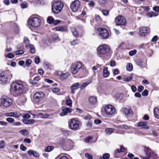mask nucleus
<instances>
[{
    "mask_svg": "<svg viewBox=\"0 0 159 159\" xmlns=\"http://www.w3.org/2000/svg\"><path fill=\"white\" fill-rule=\"evenodd\" d=\"M22 81H17L12 83L11 90L16 96H19L22 93L25 89Z\"/></svg>",
    "mask_w": 159,
    "mask_h": 159,
    "instance_id": "nucleus-1",
    "label": "nucleus"
},
{
    "mask_svg": "<svg viewBox=\"0 0 159 159\" xmlns=\"http://www.w3.org/2000/svg\"><path fill=\"white\" fill-rule=\"evenodd\" d=\"M98 56L102 59L105 58L110 50L109 46L106 44H102L99 46L97 49Z\"/></svg>",
    "mask_w": 159,
    "mask_h": 159,
    "instance_id": "nucleus-2",
    "label": "nucleus"
},
{
    "mask_svg": "<svg viewBox=\"0 0 159 159\" xmlns=\"http://www.w3.org/2000/svg\"><path fill=\"white\" fill-rule=\"evenodd\" d=\"M63 6V3L61 2L56 1L53 3L52 6V10L54 13H58L61 11Z\"/></svg>",
    "mask_w": 159,
    "mask_h": 159,
    "instance_id": "nucleus-3",
    "label": "nucleus"
},
{
    "mask_svg": "<svg viewBox=\"0 0 159 159\" xmlns=\"http://www.w3.org/2000/svg\"><path fill=\"white\" fill-rule=\"evenodd\" d=\"M28 24L34 27H39L41 24V20L38 17H34L30 18L28 19Z\"/></svg>",
    "mask_w": 159,
    "mask_h": 159,
    "instance_id": "nucleus-4",
    "label": "nucleus"
},
{
    "mask_svg": "<svg viewBox=\"0 0 159 159\" xmlns=\"http://www.w3.org/2000/svg\"><path fill=\"white\" fill-rule=\"evenodd\" d=\"M0 100L1 104L5 107H9L12 103V99L6 95L2 96Z\"/></svg>",
    "mask_w": 159,
    "mask_h": 159,
    "instance_id": "nucleus-5",
    "label": "nucleus"
},
{
    "mask_svg": "<svg viewBox=\"0 0 159 159\" xmlns=\"http://www.w3.org/2000/svg\"><path fill=\"white\" fill-rule=\"evenodd\" d=\"M79 125L80 122L78 120L72 119L69 120V126L70 129L73 130L78 129L79 128Z\"/></svg>",
    "mask_w": 159,
    "mask_h": 159,
    "instance_id": "nucleus-6",
    "label": "nucleus"
},
{
    "mask_svg": "<svg viewBox=\"0 0 159 159\" xmlns=\"http://www.w3.org/2000/svg\"><path fill=\"white\" fill-rule=\"evenodd\" d=\"M82 67V64L80 62H76L73 64L70 68V70L73 74H76Z\"/></svg>",
    "mask_w": 159,
    "mask_h": 159,
    "instance_id": "nucleus-7",
    "label": "nucleus"
},
{
    "mask_svg": "<svg viewBox=\"0 0 159 159\" xmlns=\"http://www.w3.org/2000/svg\"><path fill=\"white\" fill-rule=\"evenodd\" d=\"M115 22L117 25L125 26L126 22V20L122 16L116 17L115 19Z\"/></svg>",
    "mask_w": 159,
    "mask_h": 159,
    "instance_id": "nucleus-8",
    "label": "nucleus"
},
{
    "mask_svg": "<svg viewBox=\"0 0 159 159\" xmlns=\"http://www.w3.org/2000/svg\"><path fill=\"white\" fill-rule=\"evenodd\" d=\"M44 97V93L42 92L35 93L33 96V99L34 102L38 103Z\"/></svg>",
    "mask_w": 159,
    "mask_h": 159,
    "instance_id": "nucleus-9",
    "label": "nucleus"
},
{
    "mask_svg": "<svg viewBox=\"0 0 159 159\" xmlns=\"http://www.w3.org/2000/svg\"><path fill=\"white\" fill-rule=\"evenodd\" d=\"M105 111L107 115H110L114 114L115 112L116 109L112 105H108L105 106Z\"/></svg>",
    "mask_w": 159,
    "mask_h": 159,
    "instance_id": "nucleus-10",
    "label": "nucleus"
},
{
    "mask_svg": "<svg viewBox=\"0 0 159 159\" xmlns=\"http://www.w3.org/2000/svg\"><path fill=\"white\" fill-rule=\"evenodd\" d=\"M80 3L78 0H75L70 4V8L72 11L75 12L80 7Z\"/></svg>",
    "mask_w": 159,
    "mask_h": 159,
    "instance_id": "nucleus-11",
    "label": "nucleus"
},
{
    "mask_svg": "<svg viewBox=\"0 0 159 159\" xmlns=\"http://www.w3.org/2000/svg\"><path fill=\"white\" fill-rule=\"evenodd\" d=\"M99 36L102 39H105L107 38L109 34L107 30L104 28H100L98 29Z\"/></svg>",
    "mask_w": 159,
    "mask_h": 159,
    "instance_id": "nucleus-12",
    "label": "nucleus"
},
{
    "mask_svg": "<svg viewBox=\"0 0 159 159\" xmlns=\"http://www.w3.org/2000/svg\"><path fill=\"white\" fill-rule=\"evenodd\" d=\"M7 75L4 72H1L0 74V82L1 84H6L7 81Z\"/></svg>",
    "mask_w": 159,
    "mask_h": 159,
    "instance_id": "nucleus-13",
    "label": "nucleus"
},
{
    "mask_svg": "<svg viewBox=\"0 0 159 159\" xmlns=\"http://www.w3.org/2000/svg\"><path fill=\"white\" fill-rule=\"evenodd\" d=\"M150 32V29L147 27H142L140 29L139 34L141 36H144L146 34Z\"/></svg>",
    "mask_w": 159,
    "mask_h": 159,
    "instance_id": "nucleus-14",
    "label": "nucleus"
},
{
    "mask_svg": "<svg viewBox=\"0 0 159 159\" xmlns=\"http://www.w3.org/2000/svg\"><path fill=\"white\" fill-rule=\"evenodd\" d=\"M122 110L123 113L128 116H129L133 113L132 109L129 107H123L122 108Z\"/></svg>",
    "mask_w": 159,
    "mask_h": 159,
    "instance_id": "nucleus-15",
    "label": "nucleus"
},
{
    "mask_svg": "<svg viewBox=\"0 0 159 159\" xmlns=\"http://www.w3.org/2000/svg\"><path fill=\"white\" fill-rule=\"evenodd\" d=\"M144 151L146 152L147 156L146 157L141 156V158L143 159H149L151 153V149L148 147H145Z\"/></svg>",
    "mask_w": 159,
    "mask_h": 159,
    "instance_id": "nucleus-16",
    "label": "nucleus"
},
{
    "mask_svg": "<svg viewBox=\"0 0 159 159\" xmlns=\"http://www.w3.org/2000/svg\"><path fill=\"white\" fill-rule=\"evenodd\" d=\"M72 109L66 107L62 109V112L60 113L61 116H63L67 114L68 113H70L72 111Z\"/></svg>",
    "mask_w": 159,
    "mask_h": 159,
    "instance_id": "nucleus-17",
    "label": "nucleus"
},
{
    "mask_svg": "<svg viewBox=\"0 0 159 159\" xmlns=\"http://www.w3.org/2000/svg\"><path fill=\"white\" fill-rule=\"evenodd\" d=\"M148 123L147 122H139L138 123V126L142 127L145 129H149V127L147 125Z\"/></svg>",
    "mask_w": 159,
    "mask_h": 159,
    "instance_id": "nucleus-18",
    "label": "nucleus"
},
{
    "mask_svg": "<svg viewBox=\"0 0 159 159\" xmlns=\"http://www.w3.org/2000/svg\"><path fill=\"white\" fill-rule=\"evenodd\" d=\"M89 102L91 104H95L97 103V98L94 96H90L89 98Z\"/></svg>",
    "mask_w": 159,
    "mask_h": 159,
    "instance_id": "nucleus-19",
    "label": "nucleus"
},
{
    "mask_svg": "<svg viewBox=\"0 0 159 159\" xmlns=\"http://www.w3.org/2000/svg\"><path fill=\"white\" fill-rule=\"evenodd\" d=\"M27 153L29 156L32 155L35 157H38L39 156V153L36 151L34 150H29L27 152Z\"/></svg>",
    "mask_w": 159,
    "mask_h": 159,
    "instance_id": "nucleus-20",
    "label": "nucleus"
},
{
    "mask_svg": "<svg viewBox=\"0 0 159 159\" xmlns=\"http://www.w3.org/2000/svg\"><path fill=\"white\" fill-rule=\"evenodd\" d=\"M23 122L26 125H31L34 124L35 122V120L33 119H22Z\"/></svg>",
    "mask_w": 159,
    "mask_h": 159,
    "instance_id": "nucleus-21",
    "label": "nucleus"
},
{
    "mask_svg": "<svg viewBox=\"0 0 159 159\" xmlns=\"http://www.w3.org/2000/svg\"><path fill=\"white\" fill-rule=\"evenodd\" d=\"M79 86V84L76 83L73 84L70 87L71 89V93L74 94L75 93L74 90H76L78 88V87Z\"/></svg>",
    "mask_w": 159,
    "mask_h": 159,
    "instance_id": "nucleus-22",
    "label": "nucleus"
},
{
    "mask_svg": "<svg viewBox=\"0 0 159 159\" xmlns=\"http://www.w3.org/2000/svg\"><path fill=\"white\" fill-rule=\"evenodd\" d=\"M109 72L108 71V68L107 67H105L103 70V75L104 77H107L109 75Z\"/></svg>",
    "mask_w": 159,
    "mask_h": 159,
    "instance_id": "nucleus-23",
    "label": "nucleus"
},
{
    "mask_svg": "<svg viewBox=\"0 0 159 159\" xmlns=\"http://www.w3.org/2000/svg\"><path fill=\"white\" fill-rule=\"evenodd\" d=\"M153 112L155 117L159 119V109L157 107L155 108Z\"/></svg>",
    "mask_w": 159,
    "mask_h": 159,
    "instance_id": "nucleus-24",
    "label": "nucleus"
},
{
    "mask_svg": "<svg viewBox=\"0 0 159 159\" xmlns=\"http://www.w3.org/2000/svg\"><path fill=\"white\" fill-rule=\"evenodd\" d=\"M66 104L68 106L71 107L72 106V101L70 99V96H68L66 98Z\"/></svg>",
    "mask_w": 159,
    "mask_h": 159,
    "instance_id": "nucleus-25",
    "label": "nucleus"
},
{
    "mask_svg": "<svg viewBox=\"0 0 159 159\" xmlns=\"http://www.w3.org/2000/svg\"><path fill=\"white\" fill-rule=\"evenodd\" d=\"M19 132L24 136H26L29 134L28 131L25 129H23L20 130Z\"/></svg>",
    "mask_w": 159,
    "mask_h": 159,
    "instance_id": "nucleus-26",
    "label": "nucleus"
},
{
    "mask_svg": "<svg viewBox=\"0 0 159 159\" xmlns=\"http://www.w3.org/2000/svg\"><path fill=\"white\" fill-rule=\"evenodd\" d=\"M113 128H107L105 130V132L107 134H110L114 131Z\"/></svg>",
    "mask_w": 159,
    "mask_h": 159,
    "instance_id": "nucleus-27",
    "label": "nucleus"
},
{
    "mask_svg": "<svg viewBox=\"0 0 159 159\" xmlns=\"http://www.w3.org/2000/svg\"><path fill=\"white\" fill-rule=\"evenodd\" d=\"M69 75L68 73L62 74L60 76V78L61 80H64L66 79Z\"/></svg>",
    "mask_w": 159,
    "mask_h": 159,
    "instance_id": "nucleus-28",
    "label": "nucleus"
},
{
    "mask_svg": "<svg viewBox=\"0 0 159 159\" xmlns=\"http://www.w3.org/2000/svg\"><path fill=\"white\" fill-rule=\"evenodd\" d=\"M54 148L52 146H48L46 147L44 149V150L46 152H49L52 151Z\"/></svg>",
    "mask_w": 159,
    "mask_h": 159,
    "instance_id": "nucleus-29",
    "label": "nucleus"
},
{
    "mask_svg": "<svg viewBox=\"0 0 159 159\" xmlns=\"http://www.w3.org/2000/svg\"><path fill=\"white\" fill-rule=\"evenodd\" d=\"M90 83V82H86L84 83L80 87V89L81 90L83 89L87 85Z\"/></svg>",
    "mask_w": 159,
    "mask_h": 159,
    "instance_id": "nucleus-30",
    "label": "nucleus"
},
{
    "mask_svg": "<svg viewBox=\"0 0 159 159\" xmlns=\"http://www.w3.org/2000/svg\"><path fill=\"white\" fill-rule=\"evenodd\" d=\"M47 21L48 23L51 24L54 22V19L52 16H49L48 18Z\"/></svg>",
    "mask_w": 159,
    "mask_h": 159,
    "instance_id": "nucleus-31",
    "label": "nucleus"
},
{
    "mask_svg": "<svg viewBox=\"0 0 159 159\" xmlns=\"http://www.w3.org/2000/svg\"><path fill=\"white\" fill-rule=\"evenodd\" d=\"M71 31L74 36L75 37H77L78 36V31L76 30L75 28H73L71 29Z\"/></svg>",
    "mask_w": 159,
    "mask_h": 159,
    "instance_id": "nucleus-32",
    "label": "nucleus"
},
{
    "mask_svg": "<svg viewBox=\"0 0 159 159\" xmlns=\"http://www.w3.org/2000/svg\"><path fill=\"white\" fill-rule=\"evenodd\" d=\"M126 69L129 71H131L133 69L132 65L130 63H129L126 66Z\"/></svg>",
    "mask_w": 159,
    "mask_h": 159,
    "instance_id": "nucleus-33",
    "label": "nucleus"
},
{
    "mask_svg": "<svg viewBox=\"0 0 159 159\" xmlns=\"http://www.w3.org/2000/svg\"><path fill=\"white\" fill-rule=\"evenodd\" d=\"M29 47L30 48V53L33 54L35 53V49L34 46L31 45H30Z\"/></svg>",
    "mask_w": 159,
    "mask_h": 159,
    "instance_id": "nucleus-34",
    "label": "nucleus"
},
{
    "mask_svg": "<svg viewBox=\"0 0 159 159\" xmlns=\"http://www.w3.org/2000/svg\"><path fill=\"white\" fill-rule=\"evenodd\" d=\"M13 117L18 118L21 116V114L16 111L13 112Z\"/></svg>",
    "mask_w": 159,
    "mask_h": 159,
    "instance_id": "nucleus-35",
    "label": "nucleus"
},
{
    "mask_svg": "<svg viewBox=\"0 0 159 159\" xmlns=\"http://www.w3.org/2000/svg\"><path fill=\"white\" fill-rule=\"evenodd\" d=\"M133 77L132 76H129L127 77H125L123 79V81L125 82H129L132 80Z\"/></svg>",
    "mask_w": 159,
    "mask_h": 159,
    "instance_id": "nucleus-36",
    "label": "nucleus"
},
{
    "mask_svg": "<svg viewBox=\"0 0 159 159\" xmlns=\"http://www.w3.org/2000/svg\"><path fill=\"white\" fill-rule=\"evenodd\" d=\"M79 43L77 39L74 40L70 42V43L72 46H74L76 44Z\"/></svg>",
    "mask_w": 159,
    "mask_h": 159,
    "instance_id": "nucleus-37",
    "label": "nucleus"
},
{
    "mask_svg": "<svg viewBox=\"0 0 159 159\" xmlns=\"http://www.w3.org/2000/svg\"><path fill=\"white\" fill-rule=\"evenodd\" d=\"M137 52V51L136 50H132L129 52V55L131 56L134 55Z\"/></svg>",
    "mask_w": 159,
    "mask_h": 159,
    "instance_id": "nucleus-38",
    "label": "nucleus"
},
{
    "mask_svg": "<svg viewBox=\"0 0 159 159\" xmlns=\"http://www.w3.org/2000/svg\"><path fill=\"white\" fill-rule=\"evenodd\" d=\"M14 53L16 55H21L24 53V51L23 50H19L15 52Z\"/></svg>",
    "mask_w": 159,
    "mask_h": 159,
    "instance_id": "nucleus-39",
    "label": "nucleus"
},
{
    "mask_svg": "<svg viewBox=\"0 0 159 159\" xmlns=\"http://www.w3.org/2000/svg\"><path fill=\"white\" fill-rule=\"evenodd\" d=\"M6 120L7 121L10 123H13L15 121V120L14 118L10 117H8L7 118Z\"/></svg>",
    "mask_w": 159,
    "mask_h": 159,
    "instance_id": "nucleus-40",
    "label": "nucleus"
},
{
    "mask_svg": "<svg viewBox=\"0 0 159 159\" xmlns=\"http://www.w3.org/2000/svg\"><path fill=\"white\" fill-rule=\"evenodd\" d=\"M110 154L107 153L104 154L103 155L102 157L104 159H108L110 157Z\"/></svg>",
    "mask_w": 159,
    "mask_h": 159,
    "instance_id": "nucleus-41",
    "label": "nucleus"
},
{
    "mask_svg": "<svg viewBox=\"0 0 159 159\" xmlns=\"http://www.w3.org/2000/svg\"><path fill=\"white\" fill-rule=\"evenodd\" d=\"M6 144L5 142L2 140L1 141L0 143V148H3L5 147V146Z\"/></svg>",
    "mask_w": 159,
    "mask_h": 159,
    "instance_id": "nucleus-42",
    "label": "nucleus"
},
{
    "mask_svg": "<svg viewBox=\"0 0 159 159\" xmlns=\"http://www.w3.org/2000/svg\"><path fill=\"white\" fill-rule=\"evenodd\" d=\"M107 0H99L98 2L101 5H103L106 3Z\"/></svg>",
    "mask_w": 159,
    "mask_h": 159,
    "instance_id": "nucleus-43",
    "label": "nucleus"
},
{
    "mask_svg": "<svg viewBox=\"0 0 159 159\" xmlns=\"http://www.w3.org/2000/svg\"><path fill=\"white\" fill-rule=\"evenodd\" d=\"M56 30L59 31H64V28L62 27L58 26L55 28Z\"/></svg>",
    "mask_w": 159,
    "mask_h": 159,
    "instance_id": "nucleus-44",
    "label": "nucleus"
},
{
    "mask_svg": "<svg viewBox=\"0 0 159 159\" xmlns=\"http://www.w3.org/2000/svg\"><path fill=\"white\" fill-rule=\"evenodd\" d=\"M14 55L11 53H9L8 54L6 55V57L10 58H14Z\"/></svg>",
    "mask_w": 159,
    "mask_h": 159,
    "instance_id": "nucleus-45",
    "label": "nucleus"
},
{
    "mask_svg": "<svg viewBox=\"0 0 159 159\" xmlns=\"http://www.w3.org/2000/svg\"><path fill=\"white\" fill-rule=\"evenodd\" d=\"M13 112H10L6 113L5 114V115L7 117L10 116L13 117Z\"/></svg>",
    "mask_w": 159,
    "mask_h": 159,
    "instance_id": "nucleus-46",
    "label": "nucleus"
},
{
    "mask_svg": "<svg viewBox=\"0 0 159 159\" xmlns=\"http://www.w3.org/2000/svg\"><path fill=\"white\" fill-rule=\"evenodd\" d=\"M21 7L22 8H25L27 7V3L26 2H22L21 4Z\"/></svg>",
    "mask_w": 159,
    "mask_h": 159,
    "instance_id": "nucleus-47",
    "label": "nucleus"
},
{
    "mask_svg": "<svg viewBox=\"0 0 159 159\" xmlns=\"http://www.w3.org/2000/svg\"><path fill=\"white\" fill-rule=\"evenodd\" d=\"M141 8L144 11H148L150 10V8L149 7L142 6Z\"/></svg>",
    "mask_w": 159,
    "mask_h": 159,
    "instance_id": "nucleus-48",
    "label": "nucleus"
},
{
    "mask_svg": "<svg viewBox=\"0 0 159 159\" xmlns=\"http://www.w3.org/2000/svg\"><path fill=\"white\" fill-rule=\"evenodd\" d=\"M31 62L32 61L31 60L27 59L25 61V64L27 67H28L29 66V65L31 64Z\"/></svg>",
    "mask_w": 159,
    "mask_h": 159,
    "instance_id": "nucleus-49",
    "label": "nucleus"
},
{
    "mask_svg": "<svg viewBox=\"0 0 159 159\" xmlns=\"http://www.w3.org/2000/svg\"><path fill=\"white\" fill-rule=\"evenodd\" d=\"M40 61V58L39 57L37 56L34 58V62L36 64H38Z\"/></svg>",
    "mask_w": 159,
    "mask_h": 159,
    "instance_id": "nucleus-50",
    "label": "nucleus"
},
{
    "mask_svg": "<svg viewBox=\"0 0 159 159\" xmlns=\"http://www.w3.org/2000/svg\"><path fill=\"white\" fill-rule=\"evenodd\" d=\"M102 12L103 15L106 16L108 15L109 14V11L107 10H103Z\"/></svg>",
    "mask_w": 159,
    "mask_h": 159,
    "instance_id": "nucleus-51",
    "label": "nucleus"
},
{
    "mask_svg": "<svg viewBox=\"0 0 159 159\" xmlns=\"http://www.w3.org/2000/svg\"><path fill=\"white\" fill-rule=\"evenodd\" d=\"M158 39V37L157 36L155 35L151 39V41L152 42H156Z\"/></svg>",
    "mask_w": 159,
    "mask_h": 159,
    "instance_id": "nucleus-52",
    "label": "nucleus"
},
{
    "mask_svg": "<svg viewBox=\"0 0 159 159\" xmlns=\"http://www.w3.org/2000/svg\"><path fill=\"white\" fill-rule=\"evenodd\" d=\"M20 149L23 151H25L27 149L26 147H25L23 144H22L20 145Z\"/></svg>",
    "mask_w": 159,
    "mask_h": 159,
    "instance_id": "nucleus-53",
    "label": "nucleus"
},
{
    "mask_svg": "<svg viewBox=\"0 0 159 159\" xmlns=\"http://www.w3.org/2000/svg\"><path fill=\"white\" fill-rule=\"evenodd\" d=\"M85 157L88 158V159H93L92 155L89 154L88 153H85Z\"/></svg>",
    "mask_w": 159,
    "mask_h": 159,
    "instance_id": "nucleus-54",
    "label": "nucleus"
},
{
    "mask_svg": "<svg viewBox=\"0 0 159 159\" xmlns=\"http://www.w3.org/2000/svg\"><path fill=\"white\" fill-rule=\"evenodd\" d=\"M30 117V116L28 114H25L23 116V118L24 119H29Z\"/></svg>",
    "mask_w": 159,
    "mask_h": 159,
    "instance_id": "nucleus-55",
    "label": "nucleus"
},
{
    "mask_svg": "<svg viewBox=\"0 0 159 159\" xmlns=\"http://www.w3.org/2000/svg\"><path fill=\"white\" fill-rule=\"evenodd\" d=\"M148 94V92L147 90H145L142 93V95L144 96H146Z\"/></svg>",
    "mask_w": 159,
    "mask_h": 159,
    "instance_id": "nucleus-56",
    "label": "nucleus"
},
{
    "mask_svg": "<svg viewBox=\"0 0 159 159\" xmlns=\"http://www.w3.org/2000/svg\"><path fill=\"white\" fill-rule=\"evenodd\" d=\"M24 142H26L28 143H30L31 142V140L29 138H25L24 140Z\"/></svg>",
    "mask_w": 159,
    "mask_h": 159,
    "instance_id": "nucleus-57",
    "label": "nucleus"
},
{
    "mask_svg": "<svg viewBox=\"0 0 159 159\" xmlns=\"http://www.w3.org/2000/svg\"><path fill=\"white\" fill-rule=\"evenodd\" d=\"M153 10L154 11L157 12V13L158 12H159V6L154 7H153Z\"/></svg>",
    "mask_w": 159,
    "mask_h": 159,
    "instance_id": "nucleus-58",
    "label": "nucleus"
},
{
    "mask_svg": "<svg viewBox=\"0 0 159 159\" xmlns=\"http://www.w3.org/2000/svg\"><path fill=\"white\" fill-rule=\"evenodd\" d=\"M52 91L54 93H57L59 91L60 89L57 88H55L52 89Z\"/></svg>",
    "mask_w": 159,
    "mask_h": 159,
    "instance_id": "nucleus-59",
    "label": "nucleus"
},
{
    "mask_svg": "<svg viewBox=\"0 0 159 159\" xmlns=\"http://www.w3.org/2000/svg\"><path fill=\"white\" fill-rule=\"evenodd\" d=\"M144 87L143 86H140L138 87V90L139 92H141L143 89Z\"/></svg>",
    "mask_w": 159,
    "mask_h": 159,
    "instance_id": "nucleus-60",
    "label": "nucleus"
},
{
    "mask_svg": "<svg viewBox=\"0 0 159 159\" xmlns=\"http://www.w3.org/2000/svg\"><path fill=\"white\" fill-rule=\"evenodd\" d=\"M92 139V137L89 136L85 139V141L86 143H89V142L90 139Z\"/></svg>",
    "mask_w": 159,
    "mask_h": 159,
    "instance_id": "nucleus-61",
    "label": "nucleus"
},
{
    "mask_svg": "<svg viewBox=\"0 0 159 159\" xmlns=\"http://www.w3.org/2000/svg\"><path fill=\"white\" fill-rule=\"evenodd\" d=\"M24 42L26 44H28L29 43L30 41L26 37H25L24 38Z\"/></svg>",
    "mask_w": 159,
    "mask_h": 159,
    "instance_id": "nucleus-62",
    "label": "nucleus"
},
{
    "mask_svg": "<svg viewBox=\"0 0 159 159\" xmlns=\"http://www.w3.org/2000/svg\"><path fill=\"white\" fill-rule=\"evenodd\" d=\"M94 122L96 124H100L102 122V121L99 119H96L94 120Z\"/></svg>",
    "mask_w": 159,
    "mask_h": 159,
    "instance_id": "nucleus-63",
    "label": "nucleus"
},
{
    "mask_svg": "<svg viewBox=\"0 0 159 159\" xmlns=\"http://www.w3.org/2000/svg\"><path fill=\"white\" fill-rule=\"evenodd\" d=\"M131 89H132V90L133 92H136V87L134 86V85H132L131 86Z\"/></svg>",
    "mask_w": 159,
    "mask_h": 159,
    "instance_id": "nucleus-64",
    "label": "nucleus"
}]
</instances>
